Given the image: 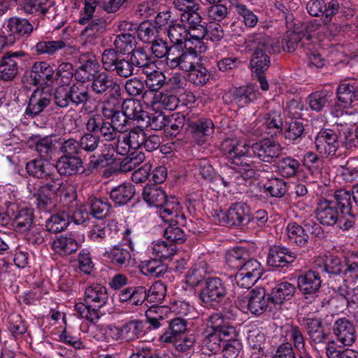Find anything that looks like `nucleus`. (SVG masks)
<instances>
[{"label": "nucleus", "mask_w": 358, "mask_h": 358, "mask_svg": "<svg viewBox=\"0 0 358 358\" xmlns=\"http://www.w3.org/2000/svg\"><path fill=\"white\" fill-rule=\"evenodd\" d=\"M207 321V327L199 336V342L203 350L215 353L220 350L222 343L238 335L235 327L230 325L220 313L212 314Z\"/></svg>", "instance_id": "nucleus-1"}, {"label": "nucleus", "mask_w": 358, "mask_h": 358, "mask_svg": "<svg viewBox=\"0 0 358 358\" xmlns=\"http://www.w3.org/2000/svg\"><path fill=\"white\" fill-rule=\"evenodd\" d=\"M264 31V27L259 28L257 32L250 34L245 41L247 47L253 50L250 63L254 74L264 73L267 71L271 64L268 55L280 50L275 40Z\"/></svg>", "instance_id": "nucleus-2"}, {"label": "nucleus", "mask_w": 358, "mask_h": 358, "mask_svg": "<svg viewBox=\"0 0 358 358\" xmlns=\"http://www.w3.org/2000/svg\"><path fill=\"white\" fill-rule=\"evenodd\" d=\"M143 200L150 206L159 208L160 217L165 221L176 224H182L185 218L181 213L180 202L174 196L168 197L166 192L160 187L146 185L142 193Z\"/></svg>", "instance_id": "nucleus-3"}, {"label": "nucleus", "mask_w": 358, "mask_h": 358, "mask_svg": "<svg viewBox=\"0 0 358 358\" xmlns=\"http://www.w3.org/2000/svg\"><path fill=\"white\" fill-rule=\"evenodd\" d=\"M235 303L243 311L259 316L269 307L270 299L266 296L265 289L256 287L239 295Z\"/></svg>", "instance_id": "nucleus-4"}, {"label": "nucleus", "mask_w": 358, "mask_h": 358, "mask_svg": "<svg viewBox=\"0 0 358 358\" xmlns=\"http://www.w3.org/2000/svg\"><path fill=\"white\" fill-rule=\"evenodd\" d=\"M199 61V55L193 48L183 50L180 46L172 45L166 65L172 69H178L184 72H188Z\"/></svg>", "instance_id": "nucleus-5"}, {"label": "nucleus", "mask_w": 358, "mask_h": 358, "mask_svg": "<svg viewBox=\"0 0 358 358\" xmlns=\"http://www.w3.org/2000/svg\"><path fill=\"white\" fill-rule=\"evenodd\" d=\"M25 52L20 50L8 51L0 58V80L3 82L13 81L19 73V64L25 56Z\"/></svg>", "instance_id": "nucleus-6"}, {"label": "nucleus", "mask_w": 358, "mask_h": 358, "mask_svg": "<svg viewBox=\"0 0 358 358\" xmlns=\"http://www.w3.org/2000/svg\"><path fill=\"white\" fill-rule=\"evenodd\" d=\"M254 155L260 161L272 163L278 159L282 150L281 145L270 138L259 141L251 145Z\"/></svg>", "instance_id": "nucleus-7"}, {"label": "nucleus", "mask_w": 358, "mask_h": 358, "mask_svg": "<svg viewBox=\"0 0 358 358\" xmlns=\"http://www.w3.org/2000/svg\"><path fill=\"white\" fill-rule=\"evenodd\" d=\"M251 146L246 141L234 138L224 139L220 147L223 155L226 157L230 165L245 158Z\"/></svg>", "instance_id": "nucleus-8"}, {"label": "nucleus", "mask_w": 358, "mask_h": 358, "mask_svg": "<svg viewBox=\"0 0 358 358\" xmlns=\"http://www.w3.org/2000/svg\"><path fill=\"white\" fill-rule=\"evenodd\" d=\"M317 220L323 226H334L341 221L343 214L330 200H321L315 210Z\"/></svg>", "instance_id": "nucleus-9"}, {"label": "nucleus", "mask_w": 358, "mask_h": 358, "mask_svg": "<svg viewBox=\"0 0 358 358\" xmlns=\"http://www.w3.org/2000/svg\"><path fill=\"white\" fill-rule=\"evenodd\" d=\"M91 90L98 96H106L108 92H113L117 96L120 95V85L115 81L112 76L106 72H99L92 80Z\"/></svg>", "instance_id": "nucleus-10"}, {"label": "nucleus", "mask_w": 358, "mask_h": 358, "mask_svg": "<svg viewBox=\"0 0 358 358\" xmlns=\"http://www.w3.org/2000/svg\"><path fill=\"white\" fill-rule=\"evenodd\" d=\"M331 330L337 341L344 345H352L356 340L354 324L345 317L336 319Z\"/></svg>", "instance_id": "nucleus-11"}, {"label": "nucleus", "mask_w": 358, "mask_h": 358, "mask_svg": "<svg viewBox=\"0 0 358 358\" xmlns=\"http://www.w3.org/2000/svg\"><path fill=\"white\" fill-rule=\"evenodd\" d=\"M52 94L44 89H36L31 95L25 110L27 115L34 117L50 105L52 101Z\"/></svg>", "instance_id": "nucleus-12"}, {"label": "nucleus", "mask_w": 358, "mask_h": 358, "mask_svg": "<svg viewBox=\"0 0 358 358\" xmlns=\"http://www.w3.org/2000/svg\"><path fill=\"white\" fill-rule=\"evenodd\" d=\"M222 221L228 226H240L250 220V208L245 203H234L226 213H222Z\"/></svg>", "instance_id": "nucleus-13"}, {"label": "nucleus", "mask_w": 358, "mask_h": 358, "mask_svg": "<svg viewBox=\"0 0 358 358\" xmlns=\"http://www.w3.org/2000/svg\"><path fill=\"white\" fill-rule=\"evenodd\" d=\"M225 294L226 289L222 280L218 278H210L201 292V299L206 304L213 306V303L220 302Z\"/></svg>", "instance_id": "nucleus-14"}, {"label": "nucleus", "mask_w": 358, "mask_h": 358, "mask_svg": "<svg viewBox=\"0 0 358 358\" xmlns=\"http://www.w3.org/2000/svg\"><path fill=\"white\" fill-rule=\"evenodd\" d=\"M30 78L35 85H51L55 82V70L45 62H38L33 64Z\"/></svg>", "instance_id": "nucleus-15"}, {"label": "nucleus", "mask_w": 358, "mask_h": 358, "mask_svg": "<svg viewBox=\"0 0 358 358\" xmlns=\"http://www.w3.org/2000/svg\"><path fill=\"white\" fill-rule=\"evenodd\" d=\"M317 150L322 155H335L338 148V136L329 129L321 130L315 140Z\"/></svg>", "instance_id": "nucleus-16"}, {"label": "nucleus", "mask_w": 358, "mask_h": 358, "mask_svg": "<svg viewBox=\"0 0 358 358\" xmlns=\"http://www.w3.org/2000/svg\"><path fill=\"white\" fill-rule=\"evenodd\" d=\"M336 94L341 106L348 108L354 101H358V85L355 81L343 80L337 88Z\"/></svg>", "instance_id": "nucleus-17"}, {"label": "nucleus", "mask_w": 358, "mask_h": 358, "mask_svg": "<svg viewBox=\"0 0 358 358\" xmlns=\"http://www.w3.org/2000/svg\"><path fill=\"white\" fill-rule=\"evenodd\" d=\"M106 20L96 17L89 21L87 27L82 31L80 38L84 45H93L96 43V40L105 31Z\"/></svg>", "instance_id": "nucleus-18"}, {"label": "nucleus", "mask_w": 358, "mask_h": 358, "mask_svg": "<svg viewBox=\"0 0 358 358\" xmlns=\"http://www.w3.org/2000/svg\"><path fill=\"white\" fill-rule=\"evenodd\" d=\"M296 292L294 285L284 282L278 284L268 294L270 303L280 307L285 302L292 299Z\"/></svg>", "instance_id": "nucleus-19"}, {"label": "nucleus", "mask_w": 358, "mask_h": 358, "mask_svg": "<svg viewBox=\"0 0 358 358\" xmlns=\"http://www.w3.org/2000/svg\"><path fill=\"white\" fill-rule=\"evenodd\" d=\"M192 138L198 144L202 145L206 142L208 137L214 133L215 127L210 119H199L190 124Z\"/></svg>", "instance_id": "nucleus-20"}, {"label": "nucleus", "mask_w": 358, "mask_h": 358, "mask_svg": "<svg viewBox=\"0 0 358 358\" xmlns=\"http://www.w3.org/2000/svg\"><path fill=\"white\" fill-rule=\"evenodd\" d=\"M311 345L324 343L328 338L319 319L305 318L303 320Z\"/></svg>", "instance_id": "nucleus-21"}, {"label": "nucleus", "mask_w": 358, "mask_h": 358, "mask_svg": "<svg viewBox=\"0 0 358 358\" xmlns=\"http://www.w3.org/2000/svg\"><path fill=\"white\" fill-rule=\"evenodd\" d=\"M35 49L38 55L47 54L49 55H52L61 50L71 52L76 51L75 46L71 45L66 41L62 39L39 41L35 45Z\"/></svg>", "instance_id": "nucleus-22"}, {"label": "nucleus", "mask_w": 358, "mask_h": 358, "mask_svg": "<svg viewBox=\"0 0 358 358\" xmlns=\"http://www.w3.org/2000/svg\"><path fill=\"white\" fill-rule=\"evenodd\" d=\"M321 282L320 276L315 270H308L304 275L298 278V287L303 294L316 293L321 286Z\"/></svg>", "instance_id": "nucleus-23"}, {"label": "nucleus", "mask_w": 358, "mask_h": 358, "mask_svg": "<svg viewBox=\"0 0 358 358\" xmlns=\"http://www.w3.org/2000/svg\"><path fill=\"white\" fill-rule=\"evenodd\" d=\"M48 159H34L27 163L26 171L30 176L38 178L48 179L55 172V166Z\"/></svg>", "instance_id": "nucleus-24"}, {"label": "nucleus", "mask_w": 358, "mask_h": 358, "mask_svg": "<svg viewBox=\"0 0 358 358\" xmlns=\"http://www.w3.org/2000/svg\"><path fill=\"white\" fill-rule=\"evenodd\" d=\"M80 59L83 60V63L76 70V80L81 83L92 81L95 75L99 72V64L89 58L88 54L83 55V58Z\"/></svg>", "instance_id": "nucleus-25"}, {"label": "nucleus", "mask_w": 358, "mask_h": 358, "mask_svg": "<svg viewBox=\"0 0 358 358\" xmlns=\"http://www.w3.org/2000/svg\"><path fill=\"white\" fill-rule=\"evenodd\" d=\"M108 299L107 289L100 284L91 285L85 292V301L95 308L103 306Z\"/></svg>", "instance_id": "nucleus-26"}, {"label": "nucleus", "mask_w": 358, "mask_h": 358, "mask_svg": "<svg viewBox=\"0 0 358 358\" xmlns=\"http://www.w3.org/2000/svg\"><path fill=\"white\" fill-rule=\"evenodd\" d=\"M295 257L287 248L274 246L270 249L267 257V264L272 267H284L294 262Z\"/></svg>", "instance_id": "nucleus-27"}, {"label": "nucleus", "mask_w": 358, "mask_h": 358, "mask_svg": "<svg viewBox=\"0 0 358 358\" xmlns=\"http://www.w3.org/2000/svg\"><path fill=\"white\" fill-rule=\"evenodd\" d=\"M122 110L129 120H136L140 125L147 118V111L143 110L140 101L134 99H125L122 102Z\"/></svg>", "instance_id": "nucleus-28"}, {"label": "nucleus", "mask_w": 358, "mask_h": 358, "mask_svg": "<svg viewBox=\"0 0 358 358\" xmlns=\"http://www.w3.org/2000/svg\"><path fill=\"white\" fill-rule=\"evenodd\" d=\"M82 160L78 156L61 157L55 166L60 175L71 176L78 173L82 169Z\"/></svg>", "instance_id": "nucleus-29"}, {"label": "nucleus", "mask_w": 358, "mask_h": 358, "mask_svg": "<svg viewBox=\"0 0 358 358\" xmlns=\"http://www.w3.org/2000/svg\"><path fill=\"white\" fill-rule=\"evenodd\" d=\"M34 222V213L31 209L22 208L13 213L12 226L16 231L24 232L31 228Z\"/></svg>", "instance_id": "nucleus-30"}, {"label": "nucleus", "mask_w": 358, "mask_h": 358, "mask_svg": "<svg viewBox=\"0 0 358 358\" xmlns=\"http://www.w3.org/2000/svg\"><path fill=\"white\" fill-rule=\"evenodd\" d=\"M166 323H168L169 327L160 336V340L164 343L175 342L177 336L184 333L187 329L186 321L180 317H176L166 321Z\"/></svg>", "instance_id": "nucleus-31"}, {"label": "nucleus", "mask_w": 358, "mask_h": 358, "mask_svg": "<svg viewBox=\"0 0 358 358\" xmlns=\"http://www.w3.org/2000/svg\"><path fill=\"white\" fill-rule=\"evenodd\" d=\"M52 248L60 255H67L78 250V243L73 234L60 236L52 242Z\"/></svg>", "instance_id": "nucleus-32"}, {"label": "nucleus", "mask_w": 358, "mask_h": 358, "mask_svg": "<svg viewBox=\"0 0 358 358\" xmlns=\"http://www.w3.org/2000/svg\"><path fill=\"white\" fill-rule=\"evenodd\" d=\"M68 91L71 103L76 106H85L92 99L89 89L81 83H74L69 88Z\"/></svg>", "instance_id": "nucleus-33"}, {"label": "nucleus", "mask_w": 358, "mask_h": 358, "mask_svg": "<svg viewBox=\"0 0 358 358\" xmlns=\"http://www.w3.org/2000/svg\"><path fill=\"white\" fill-rule=\"evenodd\" d=\"M48 178L50 181L41 187L45 191L52 192L53 194L60 192L61 195L65 197L74 199V188L71 185L64 184L62 178H55L54 173L51 177H48Z\"/></svg>", "instance_id": "nucleus-34"}, {"label": "nucleus", "mask_w": 358, "mask_h": 358, "mask_svg": "<svg viewBox=\"0 0 358 358\" xmlns=\"http://www.w3.org/2000/svg\"><path fill=\"white\" fill-rule=\"evenodd\" d=\"M352 193L345 189H341L334 192V199L330 200V201L335 203V206L343 216L345 215H352Z\"/></svg>", "instance_id": "nucleus-35"}, {"label": "nucleus", "mask_w": 358, "mask_h": 358, "mask_svg": "<svg viewBox=\"0 0 358 358\" xmlns=\"http://www.w3.org/2000/svg\"><path fill=\"white\" fill-rule=\"evenodd\" d=\"M286 233L290 243L301 247L307 245L309 236L306 229L297 223H289L286 227Z\"/></svg>", "instance_id": "nucleus-36"}, {"label": "nucleus", "mask_w": 358, "mask_h": 358, "mask_svg": "<svg viewBox=\"0 0 358 358\" xmlns=\"http://www.w3.org/2000/svg\"><path fill=\"white\" fill-rule=\"evenodd\" d=\"M134 186L130 183H123L110 192V199L118 205L127 203L134 196Z\"/></svg>", "instance_id": "nucleus-37"}, {"label": "nucleus", "mask_w": 358, "mask_h": 358, "mask_svg": "<svg viewBox=\"0 0 358 358\" xmlns=\"http://www.w3.org/2000/svg\"><path fill=\"white\" fill-rule=\"evenodd\" d=\"M122 339L131 341L144 334V324L138 320H130L122 325Z\"/></svg>", "instance_id": "nucleus-38"}, {"label": "nucleus", "mask_w": 358, "mask_h": 358, "mask_svg": "<svg viewBox=\"0 0 358 358\" xmlns=\"http://www.w3.org/2000/svg\"><path fill=\"white\" fill-rule=\"evenodd\" d=\"M235 92L236 104L241 107L256 101L259 94L257 87L253 84L236 87L235 88Z\"/></svg>", "instance_id": "nucleus-39"}, {"label": "nucleus", "mask_w": 358, "mask_h": 358, "mask_svg": "<svg viewBox=\"0 0 358 358\" xmlns=\"http://www.w3.org/2000/svg\"><path fill=\"white\" fill-rule=\"evenodd\" d=\"M52 4L50 0H22L21 6L27 14L45 15Z\"/></svg>", "instance_id": "nucleus-40"}, {"label": "nucleus", "mask_w": 358, "mask_h": 358, "mask_svg": "<svg viewBox=\"0 0 358 358\" xmlns=\"http://www.w3.org/2000/svg\"><path fill=\"white\" fill-rule=\"evenodd\" d=\"M69 224L70 215L62 211L51 215L47 220L45 227L50 232L59 233L66 229Z\"/></svg>", "instance_id": "nucleus-41"}, {"label": "nucleus", "mask_w": 358, "mask_h": 358, "mask_svg": "<svg viewBox=\"0 0 358 358\" xmlns=\"http://www.w3.org/2000/svg\"><path fill=\"white\" fill-rule=\"evenodd\" d=\"M7 27L13 34L19 36H28L33 31V26L28 20L17 17H10Z\"/></svg>", "instance_id": "nucleus-42"}, {"label": "nucleus", "mask_w": 358, "mask_h": 358, "mask_svg": "<svg viewBox=\"0 0 358 358\" xmlns=\"http://www.w3.org/2000/svg\"><path fill=\"white\" fill-rule=\"evenodd\" d=\"M254 163L248 160L246 158H243L231 165H229L231 170H234L237 175L234 178V180L238 179L239 177L244 180L251 179L255 177L256 171L253 166Z\"/></svg>", "instance_id": "nucleus-43"}, {"label": "nucleus", "mask_w": 358, "mask_h": 358, "mask_svg": "<svg viewBox=\"0 0 358 358\" xmlns=\"http://www.w3.org/2000/svg\"><path fill=\"white\" fill-rule=\"evenodd\" d=\"M332 96L331 92L317 91L310 94L307 100L311 110L320 112L328 105Z\"/></svg>", "instance_id": "nucleus-44"}, {"label": "nucleus", "mask_w": 358, "mask_h": 358, "mask_svg": "<svg viewBox=\"0 0 358 358\" xmlns=\"http://www.w3.org/2000/svg\"><path fill=\"white\" fill-rule=\"evenodd\" d=\"M123 58L115 49L108 48L101 55V63L106 71L115 73Z\"/></svg>", "instance_id": "nucleus-45"}, {"label": "nucleus", "mask_w": 358, "mask_h": 358, "mask_svg": "<svg viewBox=\"0 0 358 358\" xmlns=\"http://www.w3.org/2000/svg\"><path fill=\"white\" fill-rule=\"evenodd\" d=\"M263 125L266 129L273 130L274 134L282 131L283 120L280 112L273 110L262 115Z\"/></svg>", "instance_id": "nucleus-46"}, {"label": "nucleus", "mask_w": 358, "mask_h": 358, "mask_svg": "<svg viewBox=\"0 0 358 358\" xmlns=\"http://www.w3.org/2000/svg\"><path fill=\"white\" fill-rule=\"evenodd\" d=\"M168 36L173 45L186 43L189 31L184 24L173 22L167 29Z\"/></svg>", "instance_id": "nucleus-47"}, {"label": "nucleus", "mask_w": 358, "mask_h": 358, "mask_svg": "<svg viewBox=\"0 0 358 358\" xmlns=\"http://www.w3.org/2000/svg\"><path fill=\"white\" fill-rule=\"evenodd\" d=\"M166 295V286L160 280L155 282L147 291V302L155 305L162 303Z\"/></svg>", "instance_id": "nucleus-48"}, {"label": "nucleus", "mask_w": 358, "mask_h": 358, "mask_svg": "<svg viewBox=\"0 0 358 358\" xmlns=\"http://www.w3.org/2000/svg\"><path fill=\"white\" fill-rule=\"evenodd\" d=\"M299 167V162L290 157L282 159L277 164L280 175L284 178L294 176L298 173Z\"/></svg>", "instance_id": "nucleus-49"}, {"label": "nucleus", "mask_w": 358, "mask_h": 358, "mask_svg": "<svg viewBox=\"0 0 358 358\" xmlns=\"http://www.w3.org/2000/svg\"><path fill=\"white\" fill-rule=\"evenodd\" d=\"M209 78L210 73L208 69L199 62L191 71H188V80L196 86L205 85L209 80Z\"/></svg>", "instance_id": "nucleus-50"}, {"label": "nucleus", "mask_w": 358, "mask_h": 358, "mask_svg": "<svg viewBox=\"0 0 358 358\" xmlns=\"http://www.w3.org/2000/svg\"><path fill=\"white\" fill-rule=\"evenodd\" d=\"M76 71L70 62L61 63L55 73V81L61 85H67L71 81L72 78H76Z\"/></svg>", "instance_id": "nucleus-51"}, {"label": "nucleus", "mask_w": 358, "mask_h": 358, "mask_svg": "<svg viewBox=\"0 0 358 358\" xmlns=\"http://www.w3.org/2000/svg\"><path fill=\"white\" fill-rule=\"evenodd\" d=\"M170 119L162 113L155 112L149 115L147 112V118L143 121L142 127L150 126L153 130H161L168 127Z\"/></svg>", "instance_id": "nucleus-52"}, {"label": "nucleus", "mask_w": 358, "mask_h": 358, "mask_svg": "<svg viewBox=\"0 0 358 358\" xmlns=\"http://www.w3.org/2000/svg\"><path fill=\"white\" fill-rule=\"evenodd\" d=\"M114 45L119 53L129 54L136 45L135 37L130 34H119L114 41Z\"/></svg>", "instance_id": "nucleus-53"}, {"label": "nucleus", "mask_w": 358, "mask_h": 358, "mask_svg": "<svg viewBox=\"0 0 358 358\" xmlns=\"http://www.w3.org/2000/svg\"><path fill=\"white\" fill-rule=\"evenodd\" d=\"M260 273L255 274L252 271L248 270H238L234 277L233 281L241 287L250 288L257 281L259 278Z\"/></svg>", "instance_id": "nucleus-54"}, {"label": "nucleus", "mask_w": 358, "mask_h": 358, "mask_svg": "<svg viewBox=\"0 0 358 358\" xmlns=\"http://www.w3.org/2000/svg\"><path fill=\"white\" fill-rule=\"evenodd\" d=\"M124 88L126 92L131 96H141L143 99L147 98L146 91L143 80L137 77H134L126 80Z\"/></svg>", "instance_id": "nucleus-55"}, {"label": "nucleus", "mask_w": 358, "mask_h": 358, "mask_svg": "<svg viewBox=\"0 0 358 358\" xmlns=\"http://www.w3.org/2000/svg\"><path fill=\"white\" fill-rule=\"evenodd\" d=\"M92 215L97 218H104L109 213L110 205L106 199H90Z\"/></svg>", "instance_id": "nucleus-56"}, {"label": "nucleus", "mask_w": 358, "mask_h": 358, "mask_svg": "<svg viewBox=\"0 0 358 358\" xmlns=\"http://www.w3.org/2000/svg\"><path fill=\"white\" fill-rule=\"evenodd\" d=\"M104 256L114 264L122 266L129 261L130 253L120 246L113 247L110 252H106Z\"/></svg>", "instance_id": "nucleus-57"}, {"label": "nucleus", "mask_w": 358, "mask_h": 358, "mask_svg": "<svg viewBox=\"0 0 358 358\" xmlns=\"http://www.w3.org/2000/svg\"><path fill=\"white\" fill-rule=\"evenodd\" d=\"M325 350L328 358H358V352L348 348L341 350L334 341L327 343Z\"/></svg>", "instance_id": "nucleus-58"}, {"label": "nucleus", "mask_w": 358, "mask_h": 358, "mask_svg": "<svg viewBox=\"0 0 358 358\" xmlns=\"http://www.w3.org/2000/svg\"><path fill=\"white\" fill-rule=\"evenodd\" d=\"M143 127L139 124V126L134 127L127 134H125L127 138V140L129 141L132 150H138L143 147L146 134Z\"/></svg>", "instance_id": "nucleus-59"}, {"label": "nucleus", "mask_w": 358, "mask_h": 358, "mask_svg": "<svg viewBox=\"0 0 358 358\" xmlns=\"http://www.w3.org/2000/svg\"><path fill=\"white\" fill-rule=\"evenodd\" d=\"M264 188L271 196L280 198L286 192V182L281 178H271L264 184Z\"/></svg>", "instance_id": "nucleus-60"}, {"label": "nucleus", "mask_w": 358, "mask_h": 358, "mask_svg": "<svg viewBox=\"0 0 358 358\" xmlns=\"http://www.w3.org/2000/svg\"><path fill=\"white\" fill-rule=\"evenodd\" d=\"M145 159L144 153L141 152H133L121 162L120 170L122 172L131 171L142 164Z\"/></svg>", "instance_id": "nucleus-61"}, {"label": "nucleus", "mask_w": 358, "mask_h": 358, "mask_svg": "<svg viewBox=\"0 0 358 358\" xmlns=\"http://www.w3.org/2000/svg\"><path fill=\"white\" fill-rule=\"evenodd\" d=\"M137 34L143 42L152 43L157 37L156 27L149 22H143L137 27Z\"/></svg>", "instance_id": "nucleus-62"}, {"label": "nucleus", "mask_w": 358, "mask_h": 358, "mask_svg": "<svg viewBox=\"0 0 358 358\" xmlns=\"http://www.w3.org/2000/svg\"><path fill=\"white\" fill-rule=\"evenodd\" d=\"M129 54V59L134 67H146V65L149 64L150 61H152L150 55L144 48L133 49Z\"/></svg>", "instance_id": "nucleus-63"}, {"label": "nucleus", "mask_w": 358, "mask_h": 358, "mask_svg": "<svg viewBox=\"0 0 358 358\" xmlns=\"http://www.w3.org/2000/svg\"><path fill=\"white\" fill-rule=\"evenodd\" d=\"M91 306V304L78 303L76 304L75 310L82 318L92 323H96L100 318L99 310L95 308H92Z\"/></svg>", "instance_id": "nucleus-64"}]
</instances>
